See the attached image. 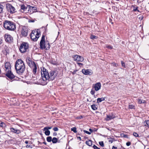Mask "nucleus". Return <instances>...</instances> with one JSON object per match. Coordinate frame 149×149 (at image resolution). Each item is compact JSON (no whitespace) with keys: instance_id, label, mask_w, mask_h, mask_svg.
Here are the masks:
<instances>
[{"instance_id":"46","label":"nucleus","mask_w":149,"mask_h":149,"mask_svg":"<svg viewBox=\"0 0 149 149\" xmlns=\"http://www.w3.org/2000/svg\"><path fill=\"white\" fill-rule=\"evenodd\" d=\"M30 141H26L24 143H26V144H28V143H30Z\"/></svg>"},{"instance_id":"34","label":"nucleus","mask_w":149,"mask_h":149,"mask_svg":"<svg viewBox=\"0 0 149 149\" xmlns=\"http://www.w3.org/2000/svg\"><path fill=\"white\" fill-rule=\"evenodd\" d=\"M99 144L102 147H104V142L103 141L99 142Z\"/></svg>"},{"instance_id":"47","label":"nucleus","mask_w":149,"mask_h":149,"mask_svg":"<svg viewBox=\"0 0 149 149\" xmlns=\"http://www.w3.org/2000/svg\"><path fill=\"white\" fill-rule=\"evenodd\" d=\"M77 71V70H74L73 71V72H72V74H74L76 73V72Z\"/></svg>"},{"instance_id":"43","label":"nucleus","mask_w":149,"mask_h":149,"mask_svg":"<svg viewBox=\"0 0 149 149\" xmlns=\"http://www.w3.org/2000/svg\"><path fill=\"white\" fill-rule=\"evenodd\" d=\"M95 93V91L92 90L91 91V93L92 95H94Z\"/></svg>"},{"instance_id":"40","label":"nucleus","mask_w":149,"mask_h":149,"mask_svg":"<svg viewBox=\"0 0 149 149\" xmlns=\"http://www.w3.org/2000/svg\"><path fill=\"white\" fill-rule=\"evenodd\" d=\"M93 148L94 149H100V148H98L95 145H94V146H93Z\"/></svg>"},{"instance_id":"48","label":"nucleus","mask_w":149,"mask_h":149,"mask_svg":"<svg viewBox=\"0 0 149 149\" xmlns=\"http://www.w3.org/2000/svg\"><path fill=\"white\" fill-rule=\"evenodd\" d=\"M78 139L80 141L81 140V138L80 136H78L77 137Z\"/></svg>"},{"instance_id":"19","label":"nucleus","mask_w":149,"mask_h":149,"mask_svg":"<svg viewBox=\"0 0 149 149\" xmlns=\"http://www.w3.org/2000/svg\"><path fill=\"white\" fill-rule=\"evenodd\" d=\"M105 100L104 97L98 98L97 99V103H98Z\"/></svg>"},{"instance_id":"26","label":"nucleus","mask_w":149,"mask_h":149,"mask_svg":"<svg viewBox=\"0 0 149 149\" xmlns=\"http://www.w3.org/2000/svg\"><path fill=\"white\" fill-rule=\"evenodd\" d=\"M46 139L47 142H51L52 140V137L50 136L47 137V138Z\"/></svg>"},{"instance_id":"24","label":"nucleus","mask_w":149,"mask_h":149,"mask_svg":"<svg viewBox=\"0 0 149 149\" xmlns=\"http://www.w3.org/2000/svg\"><path fill=\"white\" fill-rule=\"evenodd\" d=\"M138 102L139 104H141L142 103H145L146 102L145 100H143L139 99Z\"/></svg>"},{"instance_id":"5","label":"nucleus","mask_w":149,"mask_h":149,"mask_svg":"<svg viewBox=\"0 0 149 149\" xmlns=\"http://www.w3.org/2000/svg\"><path fill=\"white\" fill-rule=\"evenodd\" d=\"M40 47H46L50 46V44L48 41H45V36L43 35L41 38V39L40 43Z\"/></svg>"},{"instance_id":"49","label":"nucleus","mask_w":149,"mask_h":149,"mask_svg":"<svg viewBox=\"0 0 149 149\" xmlns=\"http://www.w3.org/2000/svg\"><path fill=\"white\" fill-rule=\"evenodd\" d=\"M77 63L78 65H79L80 66V65H83V64L80 63Z\"/></svg>"},{"instance_id":"20","label":"nucleus","mask_w":149,"mask_h":149,"mask_svg":"<svg viewBox=\"0 0 149 149\" xmlns=\"http://www.w3.org/2000/svg\"><path fill=\"white\" fill-rule=\"evenodd\" d=\"M85 143L87 145L89 146H91L92 145V142L91 140H90L86 141Z\"/></svg>"},{"instance_id":"57","label":"nucleus","mask_w":149,"mask_h":149,"mask_svg":"<svg viewBox=\"0 0 149 149\" xmlns=\"http://www.w3.org/2000/svg\"><path fill=\"white\" fill-rule=\"evenodd\" d=\"M31 22H34V21H31Z\"/></svg>"},{"instance_id":"54","label":"nucleus","mask_w":149,"mask_h":149,"mask_svg":"<svg viewBox=\"0 0 149 149\" xmlns=\"http://www.w3.org/2000/svg\"><path fill=\"white\" fill-rule=\"evenodd\" d=\"M89 131L91 132H92L93 131V130L91 129H89Z\"/></svg>"},{"instance_id":"41","label":"nucleus","mask_w":149,"mask_h":149,"mask_svg":"<svg viewBox=\"0 0 149 149\" xmlns=\"http://www.w3.org/2000/svg\"><path fill=\"white\" fill-rule=\"evenodd\" d=\"M53 130L54 131H57L58 130V128L57 127H54Z\"/></svg>"},{"instance_id":"36","label":"nucleus","mask_w":149,"mask_h":149,"mask_svg":"<svg viewBox=\"0 0 149 149\" xmlns=\"http://www.w3.org/2000/svg\"><path fill=\"white\" fill-rule=\"evenodd\" d=\"M133 135L136 137H139V136L136 133L134 132L133 133Z\"/></svg>"},{"instance_id":"29","label":"nucleus","mask_w":149,"mask_h":149,"mask_svg":"<svg viewBox=\"0 0 149 149\" xmlns=\"http://www.w3.org/2000/svg\"><path fill=\"white\" fill-rule=\"evenodd\" d=\"M6 126L5 123L3 122H1V123H0V127H6Z\"/></svg>"},{"instance_id":"38","label":"nucleus","mask_w":149,"mask_h":149,"mask_svg":"<svg viewBox=\"0 0 149 149\" xmlns=\"http://www.w3.org/2000/svg\"><path fill=\"white\" fill-rule=\"evenodd\" d=\"M84 133H86L88 134H91V133L90 132H88V131H86L85 130H84Z\"/></svg>"},{"instance_id":"10","label":"nucleus","mask_w":149,"mask_h":149,"mask_svg":"<svg viewBox=\"0 0 149 149\" xmlns=\"http://www.w3.org/2000/svg\"><path fill=\"white\" fill-rule=\"evenodd\" d=\"M6 72V74L5 75L9 78L12 79L15 77V76L12 72L11 70H8V71H7Z\"/></svg>"},{"instance_id":"22","label":"nucleus","mask_w":149,"mask_h":149,"mask_svg":"<svg viewBox=\"0 0 149 149\" xmlns=\"http://www.w3.org/2000/svg\"><path fill=\"white\" fill-rule=\"evenodd\" d=\"M97 106L96 105L93 104L91 106L92 109L94 110H96L97 109Z\"/></svg>"},{"instance_id":"17","label":"nucleus","mask_w":149,"mask_h":149,"mask_svg":"<svg viewBox=\"0 0 149 149\" xmlns=\"http://www.w3.org/2000/svg\"><path fill=\"white\" fill-rule=\"evenodd\" d=\"M10 131L11 132L16 133L19 134L20 133V131L19 130H15V129L12 128H10Z\"/></svg>"},{"instance_id":"33","label":"nucleus","mask_w":149,"mask_h":149,"mask_svg":"<svg viewBox=\"0 0 149 149\" xmlns=\"http://www.w3.org/2000/svg\"><path fill=\"white\" fill-rule=\"evenodd\" d=\"M108 139H109V143H112L113 142V140H114L112 138H110Z\"/></svg>"},{"instance_id":"8","label":"nucleus","mask_w":149,"mask_h":149,"mask_svg":"<svg viewBox=\"0 0 149 149\" xmlns=\"http://www.w3.org/2000/svg\"><path fill=\"white\" fill-rule=\"evenodd\" d=\"M72 58L74 61H77L82 62L84 60V58L83 57L77 55H73Z\"/></svg>"},{"instance_id":"53","label":"nucleus","mask_w":149,"mask_h":149,"mask_svg":"<svg viewBox=\"0 0 149 149\" xmlns=\"http://www.w3.org/2000/svg\"><path fill=\"white\" fill-rule=\"evenodd\" d=\"M57 134H56V132H54V133H53V135L54 136H56V135Z\"/></svg>"},{"instance_id":"32","label":"nucleus","mask_w":149,"mask_h":149,"mask_svg":"<svg viewBox=\"0 0 149 149\" xmlns=\"http://www.w3.org/2000/svg\"><path fill=\"white\" fill-rule=\"evenodd\" d=\"M129 108L130 109H134L135 107L134 105L132 104H131L129 105Z\"/></svg>"},{"instance_id":"31","label":"nucleus","mask_w":149,"mask_h":149,"mask_svg":"<svg viewBox=\"0 0 149 149\" xmlns=\"http://www.w3.org/2000/svg\"><path fill=\"white\" fill-rule=\"evenodd\" d=\"M71 130L72 131H73L74 133H77V131L76 130V128L75 127L71 128Z\"/></svg>"},{"instance_id":"3","label":"nucleus","mask_w":149,"mask_h":149,"mask_svg":"<svg viewBox=\"0 0 149 149\" xmlns=\"http://www.w3.org/2000/svg\"><path fill=\"white\" fill-rule=\"evenodd\" d=\"M3 26L5 29L9 31H14L16 29L15 24L12 22L8 20L4 21Z\"/></svg>"},{"instance_id":"52","label":"nucleus","mask_w":149,"mask_h":149,"mask_svg":"<svg viewBox=\"0 0 149 149\" xmlns=\"http://www.w3.org/2000/svg\"><path fill=\"white\" fill-rule=\"evenodd\" d=\"M2 42V40L1 39H0V44Z\"/></svg>"},{"instance_id":"12","label":"nucleus","mask_w":149,"mask_h":149,"mask_svg":"<svg viewBox=\"0 0 149 149\" xmlns=\"http://www.w3.org/2000/svg\"><path fill=\"white\" fill-rule=\"evenodd\" d=\"M115 116L113 114L111 113L108 115H107L106 120H109L115 118Z\"/></svg>"},{"instance_id":"13","label":"nucleus","mask_w":149,"mask_h":149,"mask_svg":"<svg viewBox=\"0 0 149 149\" xmlns=\"http://www.w3.org/2000/svg\"><path fill=\"white\" fill-rule=\"evenodd\" d=\"M82 72L85 75H91L92 74V73L90 71L89 69H83L82 70Z\"/></svg>"},{"instance_id":"25","label":"nucleus","mask_w":149,"mask_h":149,"mask_svg":"<svg viewBox=\"0 0 149 149\" xmlns=\"http://www.w3.org/2000/svg\"><path fill=\"white\" fill-rule=\"evenodd\" d=\"M45 131V134L47 136H49L50 134V131L49 130H44Z\"/></svg>"},{"instance_id":"45","label":"nucleus","mask_w":149,"mask_h":149,"mask_svg":"<svg viewBox=\"0 0 149 149\" xmlns=\"http://www.w3.org/2000/svg\"><path fill=\"white\" fill-rule=\"evenodd\" d=\"M131 143L130 142H128L126 143V144L127 146H130L131 145Z\"/></svg>"},{"instance_id":"39","label":"nucleus","mask_w":149,"mask_h":149,"mask_svg":"<svg viewBox=\"0 0 149 149\" xmlns=\"http://www.w3.org/2000/svg\"><path fill=\"white\" fill-rule=\"evenodd\" d=\"M21 9L22 10H24L26 9V8L24 6H22L21 7Z\"/></svg>"},{"instance_id":"51","label":"nucleus","mask_w":149,"mask_h":149,"mask_svg":"<svg viewBox=\"0 0 149 149\" xmlns=\"http://www.w3.org/2000/svg\"><path fill=\"white\" fill-rule=\"evenodd\" d=\"M137 10V7H136L135 9H134L133 11H136V10Z\"/></svg>"},{"instance_id":"35","label":"nucleus","mask_w":149,"mask_h":149,"mask_svg":"<svg viewBox=\"0 0 149 149\" xmlns=\"http://www.w3.org/2000/svg\"><path fill=\"white\" fill-rule=\"evenodd\" d=\"M91 38L92 39H97V36H94V35H91Z\"/></svg>"},{"instance_id":"44","label":"nucleus","mask_w":149,"mask_h":149,"mask_svg":"<svg viewBox=\"0 0 149 149\" xmlns=\"http://www.w3.org/2000/svg\"><path fill=\"white\" fill-rule=\"evenodd\" d=\"M121 62L122 66L124 67V68H125V63L123 62L122 61H121Z\"/></svg>"},{"instance_id":"7","label":"nucleus","mask_w":149,"mask_h":149,"mask_svg":"<svg viewBox=\"0 0 149 149\" xmlns=\"http://www.w3.org/2000/svg\"><path fill=\"white\" fill-rule=\"evenodd\" d=\"M28 31L27 28L25 26H23L21 31V35L22 36L26 37L28 35Z\"/></svg>"},{"instance_id":"30","label":"nucleus","mask_w":149,"mask_h":149,"mask_svg":"<svg viewBox=\"0 0 149 149\" xmlns=\"http://www.w3.org/2000/svg\"><path fill=\"white\" fill-rule=\"evenodd\" d=\"M52 128V127H45L43 130H48L49 129H50Z\"/></svg>"},{"instance_id":"6","label":"nucleus","mask_w":149,"mask_h":149,"mask_svg":"<svg viewBox=\"0 0 149 149\" xmlns=\"http://www.w3.org/2000/svg\"><path fill=\"white\" fill-rule=\"evenodd\" d=\"M40 33L38 32L37 30L36 31H32L31 33V38L32 40L34 41H36L39 37Z\"/></svg>"},{"instance_id":"14","label":"nucleus","mask_w":149,"mask_h":149,"mask_svg":"<svg viewBox=\"0 0 149 149\" xmlns=\"http://www.w3.org/2000/svg\"><path fill=\"white\" fill-rule=\"evenodd\" d=\"M101 84L100 82L97 83H96L94 86L95 90L96 91L99 90L101 88Z\"/></svg>"},{"instance_id":"1","label":"nucleus","mask_w":149,"mask_h":149,"mask_svg":"<svg viewBox=\"0 0 149 149\" xmlns=\"http://www.w3.org/2000/svg\"><path fill=\"white\" fill-rule=\"evenodd\" d=\"M41 73L42 79L40 80V84L45 85L49 81L54 80L57 75L56 70H51L49 72L44 67L41 68Z\"/></svg>"},{"instance_id":"23","label":"nucleus","mask_w":149,"mask_h":149,"mask_svg":"<svg viewBox=\"0 0 149 149\" xmlns=\"http://www.w3.org/2000/svg\"><path fill=\"white\" fill-rule=\"evenodd\" d=\"M40 48V50H48L49 49L50 47H39Z\"/></svg>"},{"instance_id":"15","label":"nucleus","mask_w":149,"mask_h":149,"mask_svg":"<svg viewBox=\"0 0 149 149\" xmlns=\"http://www.w3.org/2000/svg\"><path fill=\"white\" fill-rule=\"evenodd\" d=\"M5 67L6 68V72L8 70H11V65L9 62H7L5 63Z\"/></svg>"},{"instance_id":"16","label":"nucleus","mask_w":149,"mask_h":149,"mask_svg":"<svg viewBox=\"0 0 149 149\" xmlns=\"http://www.w3.org/2000/svg\"><path fill=\"white\" fill-rule=\"evenodd\" d=\"M28 47H19V50L22 53H24L28 49Z\"/></svg>"},{"instance_id":"37","label":"nucleus","mask_w":149,"mask_h":149,"mask_svg":"<svg viewBox=\"0 0 149 149\" xmlns=\"http://www.w3.org/2000/svg\"><path fill=\"white\" fill-rule=\"evenodd\" d=\"M5 51L6 52V54H8L9 52V50L8 49V47H7V48L6 49Z\"/></svg>"},{"instance_id":"4","label":"nucleus","mask_w":149,"mask_h":149,"mask_svg":"<svg viewBox=\"0 0 149 149\" xmlns=\"http://www.w3.org/2000/svg\"><path fill=\"white\" fill-rule=\"evenodd\" d=\"M26 62L28 65L31 67L33 68V72L34 74H36L37 72V67L36 65L33 61L29 57H27L26 59Z\"/></svg>"},{"instance_id":"56","label":"nucleus","mask_w":149,"mask_h":149,"mask_svg":"<svg viewBox=\"0 0 149 149\" xmlns=\"http://www.w3.org/2000/svg\"><path fill=\"white\" fill-rule=\"evenodd\" d=\"M108 48H109V49H112V47H108Z\"/></svg>"},{"instance_id":"18","label":"nucleus","mask_w":149,"mask_h":149,"mask_svg":"<svg viewBox=\"0 0 149 149\" xmlns=\"http://www.w3.org/2000/svg\"><path fill=\"white\" fill-rule=\"evenodd\" d=\"M29 44L27 42H21L20 47H29Z\"/></svg>"},{"instance_id":"2","label":"nucleus","mask_w":149,"mask_h":149,"mask_svg":"<svg viewBox=\"0 0 149 149\" xmlns=\"http://www.w3.org/2000/svg\"><path fill=\"white\" fill-rule=\"evenodd\" d=\"M15 68L17 72L19 74L23 73L25 69L24 62L21 59H18L15 62Z\"/></svg>"},{"instance_id":"21","label":"nucleus","mask_w":149,"mask_h":149,"mask_svg":"<svg viewBox=\"0 0 149 149\" xmlns=\"http://www.w3.org/2000/svg\"><path fill=\"white\" fill-rule=\"evenodd\" d=\"M52 141L53 143H56L58 142V139L56 137H54L52 139Z\"/></svg>"},{"instance_id":"55","label":"nucleus","mask_w":149,"mask_h":149,"mask_svg":"<svg viewBox=\"0 0 149 149\" xmlns=\"http://www.w3.org/2000/svg\"><path fill=\"white\" fill-rule=\"evenodd\" d=\"M42 143H43V144H45L46 145L47 144V143L45 142H43Z\"/></svg>"},{"instance_id":"27","label":"nucleus","mask_w":149,"mask_h":149,"mask_svg":"<svg viewBox=\"0 0 149 149\" xmlns=\"http://www.w3.org/2000/svg\"><path fill=\"white\" fill-rule=\"evenodd\" d=\"M145 126L149 128V120H148L144 122Z\"/></svg>"},{"instance_id":"9","label":"nucleus","mask_w":149,"mask_h":149,"mask_svg":"<svg viewBox=\"0 0 149 149\" xmlns=\"http://www.w3.org/2000/svg\"><path fill=\"white\" fill-rule=\"evenodd\" d=\"M7 10L10 13H13L15 12V9L11 5L8 4L6 6Z\"/></svg>"},{"instance_id":"50","label":"nucleus","mask_w":149,"mask_h":149,"mask_svg":"<svg viewBox=\"0 0 149 149\" xmlns=\"http://www.w3.org/2000/svg\"><path fill=\"white\" fill-rule=\"evenodd\" d=\"M117 149V147H115L114 146H113L112 148V149Z\"/></svg>"},{"instance_id":"42","label":"nucleus","mask_w":149,"mask_h":149,"mask_svg":"<svg viewBox=\"0 0 149 149\" xmlns=\"http://www.w3.org/2000/svg\"><path fill=\"white\" fill-rule=\"evenodd\" d=\"M26 148H32V147L30 145L27 144L26 146Z\"/></svg>"},{"instance_id":"11","label":"nucleus","mask_w":149,"mask_h":149,"mask_svg":"<svg viewBox=\"0 0 149 149\" xmlns=\"http://www.w3.org/2000/svg\"><path fill=\"white\" fill-rule=\"evenodd\" d=\"M4 38L6 42L9 43H11L13 40V38L10 35H5Z\"/></svg>"},{"instance_id":"58","label":"nucleus","mask_w":149,"mask_h":149,"mask_svg":"<svg viewBox=\"0 0 149 149\" xmlns=\"http://www.w3.org/2000/svg\"><path fill=\"white\" fill-rule=\"evenodd\" d=\"M147 149H149V148H147Z\"/></svg>"},{"instance_id":"28","label":"nucleus","mask_w":149,"mask_h":149,"mask_svg":"<svg viewBox=\"0 0 149 149\" xmlns=\"http://www.w3.org/2000/svg\"><path fill=\"white\" fill-rule=\"evenodd\" d=\"M4 7L3 5L0 4V13L2 12L3 8Z\"/></svg>"}]
</instances>
